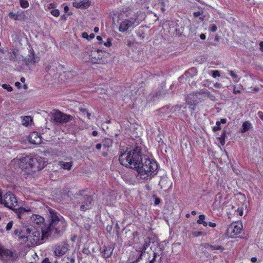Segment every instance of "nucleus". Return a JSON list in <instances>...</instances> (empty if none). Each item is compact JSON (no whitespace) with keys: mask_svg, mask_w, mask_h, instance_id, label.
I'll list each match as a JSON object with an SVG mask.
<instances>
[{"mask_svg":"<svg viewBox=\"0 0 263 263\" xmlns=\"http://www.w3.org/2000/svg\"><path fill=\"white\" fill-rule=\"evenodd\" d=\"M103 146L104 147H110L112 145V140L110 138H105L102 140Z\"/></svg>","mask_w":263,"mask_h":263,"instance_id":"obj_27","label":"nucleus"},{"mask_svg":"<svg viewBox=\"0 0 263 263\" xmlns=\"http://www.w3.org/2000/svg\"><path fill=\"white\" fill-rule=\"evenodd\" d=\"M196 96L194 95L190 94L186 98V101L189 105H194L196 104Z\"/></svg>","mask_w":263,"mask_h":263,"instance_id":"obj_22","label":"nucleus"},{"mask_svg":"<svg viewBox=\"0 0 263 263\" xmlns=\"http://www.w3.org/2000/svg\"><path fill=\"white\" fill-rule=\"evenodd\" d=\"M192 235L195 237H197L201 235H204V232L202 231H194L192 232Z\"/></svg>","mask_w":263,"mask_h":263,"instance_id":"obj_35","label":"nucleus"},{"mask_svg":"<svg viewBox=\"0 0 263 263\" xmlns=\"http://www.w3.org/2000/svg\"><path fill=\"white\" fill-rule=\"evenodd\" d=\"M260 49L261 51H263V42H260L259 43Z\"/></svg>","mask_w":263,"mask_h":263,"instance_id":"obj_58","label":"nucleus"},{"mask_svg":"<svg viewBox=\"0 0 263 263\" xmlns=\"http://www.w3.org/2000/svg\"><path fill=\"white\" fill-rule=\"evenodd\" d=\"M15 85L17 87H20L21 86V83L18 82H17L15 83Z\"/></svg>","mask_w":263,"mask_h":263,"instance_id":"obj_64","label":"nucleus"},{"mask_svg":"<svg viewBox=\"0 0 263 263\" xmlns=\"http://www.w3.org/2000/svg\"><path fill=\"white\" fill-rule=\"evenodd\" d=\"M190 71L195 73V74H196L197 72V71L196 69L195 68H193L190 69Z\"/></svg>","mask_w":263,"mask_h":263,"instance_id":"obj_60","label":"nucleus"},{"mask_svg":"<svg viewBox=\"0 0 263 263\" xmlns=\"http://www.w3.org/2000/svg\"><path fill=\"white\" fill-rule=\"evenodd\" d=\"M219 122H220V123H222L224 124L226 123L227 120L226 119H221L220 121H219Z\"/></svg>","mask_w":263,"mask_h":263,"instance_id":"obj_63","label":"nucleus"},{"mask_svg":"<svg viewBox=\"0 0 263 263\" xmlns=\"http://www.w3.org/2000/svg\"><path fill=\"white\" fill-rule=\"evenodd\" d=\"M29 223L34 229H38L43 228V226L44 223V218L41 216L37 214H33L31 216L29 219ZM45 227H43V228Z\"/></svg>","mask_w":263,"mask_h":263,"instance_id":"obj_11","label":"nucleus"},{"mask_svg":"<svg viewBox=\"0 0 263 263\" xmlns=\"http://www.w3.org/2000/svg\"><path fill=\"white\" fill-rule=\"evenodd\" d=\"M96 147L98 150H100L102 147V144L101 143H98L96 145Z\"/></svg>","mask_w":263,"mask_h":263,"instance_id":"obj_53","label":"nucleus"},{"mask_svg":"<svg viewBox=\"0 0 263 263\" xmlns=\"http://www.w3.org/2000/svg\"><path fill=\"white\" fill-rule=\"evenodd\" d=\"M94 37H95V34L93 33H91L90 35H88V40L93 39Z\"/></svg>","mask_w":263,"mask_h":263,"instance_id":"obj_55","label":"nucleus"},{"mask_svg":"<svg viewBox=\"0 0 263 263\" xmlns=\"http://www.w3.org/2000/svg\"><path fill=\"white\" fill-rule=\"evenodd\" d=\"M50 222L45 230H42L43 236H49L52 232L61 235L66 230L67 223L65 219L58 213L52 210H49Z\"/></svg>","mask_w":263,"mask_h":263,"instance_id":"obj_2","label":"nucleus"},{"mask_svg":"<svg viewBox=\"0 0 263 263\" xmlns=\"http://www.w3.org/2000/svg\"><path fill=\"white\" fill-rule=\"evenodd\" d=\"M126 44L129 47H132L134 45V42L130 40H127L126 41Z\"/></svg>","mask_w":263,"mask_h":263,"instance_id":"obj_45","label":"nucleus"},{"mask_svg":"<svg viewBox=\"0 0 263 263\" xmlns=\"http://www.w3.org/2000/svg\"><path fill=\"white\" fill-rule=\"evenodd\" d=\"M141 155V149L137 147L132 151L121 153L119 157L120 163L123 166L127 167L134 168L137 165V162L140 160Z\"/></svg>","mask_w":263,"mask_h":263,"instance_id":"obj_3","label":"nucleus"},{"mask_svg":"<svg viewBox=\"0 0 263 263\" xmlns=\"http://www.w3.org/2000/svg\"><path fill=\"white\" fill-rule=\"evenodd\" d=\"M136 19L134 18H130L129 19L124 20L122 21L119 27V30L123 32L127 31L130 28H134L137 26Z\"/></svg>","mask_w":263,"mask_h":263,"instance_id":"obj_10","label":"nucleus"},{"mask_svg":"<svg viewBox=\"0 0 263 263\" xmlns=\"http://www.w3.org/2000/svg\"><path fill=\"white\" fill-rule=\"evenodd\" d=\"M151 242V238L149 237H146L144 240V243L142 248L141 253L139 256V257L141 258L143 254L145 252V251L147 247H148Z\"/></svg>","mask_w":263,"mask_h":263,"instance_id":"obj_23","label":"nucleus"},{"mask_svg":"<svg viewBox=\"0 0 263 263\" xmlns=\"http://www.w3.org/2000/svg\"><path fill=\"white\" fill-rule=\"evenodd\" d=\"M114 248L109 246H104L101 252L102 256L105 258L110 257L113 252Z\"/></svg>","mask_w":263,"mask_h":263,"instance_id":"obj_19","label":"nucleus"},{"mask_svg":"<svg viewBox=\"0 0 263 263\" xmlns=\"http://www.w3.org/2000/svg\"><path fill=\"white\" fill-rule=\"evenodd\" d=\"M214 86L217 88H220L222 87V84L218 82L214 83Z\"/></svg>","mask_w":263,"mask_h":263,"instance_id":"obj_47","label":"nucleus"},{"mask_svg":"<svg viewBox=\"0 0 263 263\" xmlns=\"http://www.w3.org/2000/svg\"><path fill=\"white\" fill-rule=\"evenodd\" d=\"M13 222L12 221L9 222L6 226V230L7 231H9L11 229L12 226H13Z\"/></svg>","mask_w":263,"mask_h":263,"instance_id":"obj_42","label":"nucleus"},{"mask_svg":"<svg viewBox=\"0 0 263 263\" xmlns=\"http://www.w3.org/2000/svg\"><path fill=\"white\" fill-rule=\"evenodd\" d=\"M0 203L9 209L14 210L18 218H21L24 213L31 211L29 207L14 209L17 204V200L15 196L10 192L6 193L3 197H0Z\"/></svg>","mask_w":263,"mask_h":263,"instance_id":"obj_4","label":"nucleus"},{"mask_svg":"<svg viewBox=\"0 0 263 263\" xmlns=\"http://www.w3.org/2000/svg\"><path fill=\"white\" fill-rule=\"evenodd\" d=\"M68 250L66 243L62 242L54 247V254L55 256L60 257L64 255Z\"/></svg>","mask_w":263,"mask_h":263,"instance_id":"obj_13","label":"nucleus"},{"mask_svg":"<svg viewBox=\"0 0 263 263\" xmlns=\"http://www.w3.org/2000/svg\"><path fill=\"white\" fill-rule=\"evenodd\" d=\"M251 261L253 263H255L257 261V258L256 257H252L251 259Z\"/></svg>","mask_w":263,"mask_h":263,"instance_id":"obj_61","label":"nucleus"},{"mask_svg":"<svg viewBox=\"0 0 263 263\" xmlns=\"http://www.w3.org/2000/svg\"><path fill=\"white\" fill-rule=\"evenodd\" d=\"M220 137H223V138L226 139V131L223 130L222 131V135Z\"/></svg>","mask_w":263,"mask_h":263,"instance_id":"obj_54","label":"nucleus"},{"mask_svg":"<svg viewBox=\"0 0 263 263\" xmlns=\"http://www.w3.org/2000/svg\"><path fill=\"white\" fill-rule=\"evenodd\" d=\"M205 219V215H200L199 216V219L197 220V222L198 224H201L202 222H203V221Z\"/></svg>","mask_w":263,"mask_h":263,"instance_id":"obj_38","label":"nucleus"},{"mask_svg":"<svg viewBox=\"0 0 263 263\" xmlns=\"http://www.w3.org/2000/svg\"><path fill=\"white\" fill-rule=\"evenodd\" d=\"M98 133L97 131L94 130L92 132V135L94 137L98 136Z\"/></svg>","mask_w":263,"mask_h":263,"instance_id":"obj_59","label":"nucleus"},{"mask_svg":"<svg viewBox=\"0 0 263 263\" xmlns=\"http://www.w3.org/2000/svg\"><path fill=\"white\" fill-rule=\"evenodd\" d=\"M252 127L251 123L248 121H246L244 122L242 125L241 133H245L248 130H249Z\"/></svg>","mask_w":263,"mask_h":263,"instance_id":"obj_26","label":"nucleus"},{"mask_svg":"<svg viewBox=\"0 0 263 263\" xmlns=\"http://www.w3.org/2000/svg\"><path fill=\"white\" fill-rule=\"evenodd\" d=\"M14 234L15 235H17L20 238H21V235H22V233L20 232L18 230L16 229L14 230ZM23 235H25V234H23Z\"/></svg>","mask_w":263,"mask_h":263,"instance_id":"obj_46","label":"nucleus"},{"mask_svg":"<svg viewBox=\"0 0 263 263\" xmlns=\"http://www.w3.org/2000/svg\"><path fill=\"white\" fill-rule=\"evenodd\" d=\"M25 64L27 66H31L35 63L34 55L30 53L28 57L24 60Z\"/></svg>","mask_w":263,"mask_h":263,"instance_id":"obj_21","label":"nucleus"},{"mask_svg":"<svg viewBox=\"0 0 263 263\" xmlns=\"http://www.w3.org/2000/svg\"><path fill=\"white\" fill-rule=\"evenodd\" d=\"M77 199L80 201L78 203L81 204L80 209L82 211H85L91 208L92 205V198L90 196L83 195L80 194L78 195Z\"/></svg>","mask_w":263,"mask_h":263,"instance_id":"obj_8","label":"nucleus"},{"mask_svg":"<svg viewBox=\"0 0 263 263\" xmlns=\"http://www.w3.org/2000/svg\"><path fill=\"white\" fill-rule=\"evenodd\" d=\"M33 161L35 164L34 165L33 168L39 170L44 167L45 162L42 157H37L36 158H34Z\"/></svg>","mask_w":263,"mask_h":263,"instance_id":"obj_18","label":"nucleus"},{"mask_svg":"<svg viewBox=\"0 0 263 263\" xmlns=\"http://www.w3.org/2000/svg\"><path fill=\"white\" fill-rule=\"evenodd\" d=\"M0 259L4 262H11L14 260V256L11 251L5 249L0 244Z\"/></svg>","mask_w":263,"mask_h":263,"instance_id":"obj_9","label":"nucleus"},{"mask_svg":"<svg viewBox=\"0 0 263 263\" xmlns=\"http://www.w3.org/2000/svg\"><path fill=\"white\" fill-rule=\"evenodd\" d=\"M42 263H50L48 258H46L42 261Z\"/></svg>","mask_w":263,"mask_h":263,"instance_id":"obj_57","label":"nucleus"},{"mask_svg":"<svg viewBox=\"0 0 263 263\" xmlns=\"http://www.w3.org/2000/svg\"><path fill=\"white\" fill-rule=\"evenodd\" d=\"M82 36L84 39H87L88 40V34L86 32H83L82 34Z\"/></svg>","mask_w":263,"mask_h":263,"instance_id":"obj_50","label":"nucleus"},{"mask_svg":"<svg viewBox=\"0 0 263 263\" xmlns=\"http://www.w3.org/2000/svg\"><path fill=\"white\" fill-rule=\"evenodd\" d=\"M216 124V126L213 127V130L214 132L220 130L221 129V127L220 126V122L219 121H217Z\"/></svg>","mask_w":263,"mask_h":263,"instance_id":"obj_34","label":"nucleus"},{"mask_svg":"<svg viewBox=\"0 0 263 263\" xmlns=\"http://www.w3.org/2000/svg\"><path fill=\"white\" fill-rule=\"evenodd\" d=\"M100 50H95L91 51L89 54V59L92 63H97L101 59V55L100 54L101 52Z\"/></svg>","mask_w":263,"mask_h":263,"instance_id":"obj_16","label":"nucleus"},{"mask_svg":"<svg viewBox=\"0 0 263 263\" xmlns=\"http://www.w3.org/2000/svg\"><path fill=\"white\" fill-rule=\"evenodd\" d=\"M51 14L54 16H58L60 14V12L58 9H54L51 11Z\"/></svg>","mask_w":263,"mask_h":263,"instance_id":"obj_41","label":"nucleus"},{"mask_svg":"<svg viewBox=\"0 0 263 263\" xmlns=\"http://www.w3.org/2000/svg\"><path fill=\"white\" fill-rule=\"evenodd\" d=\"M194 16L195 17H199L201 20H203L204 19V16L202 15V13L200 11L194 12Z\"/></svg>","mask_w":263,"mask_h":263,"instance_id":"obj_36","label":"nucleus"},{"mask_svg":"<svg viewBox=\"0 0 263 263\" xmlns=\"http://www.w3.org/2000/svg\"><path fill=\"white\" fill-rule=\"evenodd\" d=\"M217 29V28L216 27V25H213L211 28V31L212 32H215Z\"/></svg>","mask_w":263,"mask_h":263,"instance_id":"obj_49","label":"nucleus"},{"mask_svg":"<svg viewBox=\"0 0 263 263\" xmlns=\"http://www.w3.org/2000/svg\"><path fill=\"white\" fill-rule=\"evenodd\" d=\"M8 15L10 18H12L15 20H18L20 19L19 17V15L13 12H10Z\"/></svg>","mask_w":263,"mask_h":263,"instance_id":"obj_32","label":"nucleus"},{"mask_svg":"<svg viewBox=\"0 0 263 263\" xmlns=\"http://www.w3.org/2000/svg\"><path fill=\"white\" fill-rule=\"evenodd\" d=\"M138 160L137 166L134 167L138 173L136 176L137 179H149L153 177L155 175L154 173L158 168L157 162L141 154Z\"/></svg>","mask_w":263,"mask_h":263,"instance_id":"obj_1","label":"nucleus"},{"mask_svg":"<svg viewBox=\"0 0 263 263\" xmlns=\"http://www.w3.org/2000/svg\"><path fill=\"white\" fill-rule=\"evenodd\" d=\"M80 110L82 112L83 116L86 115L88 119H90L91 115L86 109L80 108Z\"/></svg>","mask_w":263,"mask_h":263,"instance_id":"obj_31","label":"nucleus"},{"mask_svg":"<svg viewBox=\"0 0 263 263\" xmlns=\"http://www.w3.org/2000/svg\"><path fill=\"white\" fill-rule=\"evenodd\" d=\"M51 119L53 123L57 124H63L71 121L73 117L71 115H66L59 110H55L51 113Z\"/></svg>","mask_w":263,"mask_h":263,"instance_id":"obj_6","label":"nucleus"},{"mask_svg":"<svg viewBox=\"0 0 263 263\" xmlns=\"http://www.w3.org/2000/svg\"><path fill=\"white\" fill-rule=\"evenodd\" d=\"M29 142L31 144L38 145L41 143L42 138L37 132L31 133L29 137Z\"/></svg>","mask_w":263,"mask_h":263,"instance_id":"obj_15","label":"nucleus"},{"mask_svg":"<svg viewBox=\"0 0 263 263\" xmlns=\"http://www.w3.org/2000/svg\"><path fill=\"white\" fill-rule=\"evenodd\" d=\"M9 59L11 61L14 62L16 60V50L14 49H12V51L9 52Z\"/></svg>","mask_w":263,"mask_h":263,"instance_id":"obj_28","label":"nucleus"},{"mask_svg":"<svg viewBox=\"0 0 263 263\" xmlns=\"http://www.w3.org/2000/svg\"><path fill=\"white\" fill-rule=\"evenodd\" d=\"M258 116L263 121V112L261 111H259L258 112Z\"/></svg>","mask_w":263,"mask_h":263,"instance_id":"obj_51","label":"nucleus"},{"mask_svg":"<svg viewBox=\"0 0 263 263\" xmlns=\"http://www.w3.org/2000/svg\"><path fill=\"white\" fill-rule=\"evenodd\" d=\"M22 118V124L25 126L30 125L33 121L31 117L29 116H24Z\"/></svg>","mask_w":263,"mask_h":263,"instance_id":"obj_25","label":"nucleus"},{"mask_svg":"<svg viewBox=\"0 0 263 263\" xmlns=\"http://www.w3.org/2000/svg\"><path fill=\"white\" fill-rule=\"evenodd\" d=\"M219 142L222 145H224L225 144V139L223 137H220L219 138Z\"/></svg>","mask_w":263,"mask_h":263,"instance_id":"obj_48","label":"nucleus"},{"mask_svg":"<svg viewBox=\"0 0 263 263\" xmlns=\"http://www.w3.org/2000/svg\"><path fill=\"white\" fill-rule=\"evenodd\" d=\"M2 87L4 89H7L8 91H11L12 90V87L6 84H3Z\"/></svg>","mask_w":263,"mask_h":263,"instance_id":"obj_43","label":"nucleus"},{"mask_svg":"<svg viewBox=\"0 0 263 263\" xmlns=\"http://www.w3.org/2000/svg\"><path fill=\"white\" fill-rule=\"evenodd\" d=\"M21 6L23 8H27L29 6V3L27 1L20 0Z\"/></svg>","mask_w":263,"mask_h":263,"instance_id":"obj_33","label":"nucleus"},{"mask_svg":"<svg viewBox=\"0 0 263 263\" xmlns=\"http://www.w3.org/2000/svg\"><path fill=\"white\" fill-rule=\"evenodd\" d=\"M212 77H214V78H216L217 77H220V76L219 71L218 70H213L212 71Z\"/></svg>","mask_w":263,"mask_h":263,"instance_id":"obj_39","label":"nucleus"},{"mask_svg":"<svg viewBox=\"0 0 263 263\" xmlns=\"http://www.w3.org/2000/svg\"><path fill=\"white\" fill-rule=\"evenodd\" d=\"M208 224L210 227H213V228H214L216 226V224L215 223H213L211 222H210Z\"/></svg>","mask_w":263,"mask_h":263,"instance_id":"obj_52","label":"nucleus"},{"mask_svg":"<svg viewBox=\"0 0 263 263\" xmlns=\"http://www.w3.org/2000/svg\"><path fill=\"white\" fill-rule=\"evenodd\" d=\"M205 37H206L205 35L204 34H203V33H201L200 35V39L201 40H205Z\"/></svg>","mask_w":263,"mask_h":263,"instance_id":"obj_56","label":"nucleus"},{"mask_svg":"<svg viewBox=\"0 0 263 263\" xmlns=\"http://www.w3.org/2000/svg\"><path fill=\"white\" fill-rule=\"evenodd\" d=\"M42 230H45V227L41 228L40 231L37 229H32V228L27 226L25 235H21V238L25 239V240L28 241V245L31 246L40 245L43 242V238L48 236L42 235Z\"/></svg>","mask_w":263,"mask_h":263,"instance_id":"obj_5","label":"nucleus"},{"mask_svg":"<svg viewBox=\"0 0 263 263\" xmlns=\"http://www.w3.org/2000/svg\"><path fill=\"white\" fill-rule=\"evenodd\" d=\"M229 74L232 77L234 81L238 82L239 79L238 77V75L233 71L228 70Z\"/></svg>","mask_w":263,"mask_h":263,"instance_id":"obj_30","label":"nucleus"},{"mask_svg":"<svg viewBox=\"0 0 263 263\" xmlns=\"http://www.w3.org/2000/svg\"><path fill=\"white\" fill-rule=\"evenodd\" d=\"M166 92V90L162 89V90L157 92L156 93V97H161L163 96Z\"/></svg>","mask_w":263,"mask_h":263,"instance_id":"obj_37","label":"nucleus"},{"mask_svg":"<svg viewBox=\"0 0 263 263\" xmlns=\"http://www.w3.org/2000/svg\"><path fill=\"white\" fill-rule=\"evenodd\" d=\"M34 158L31 156H26L20 159L18 165L22 168H33L35 163H34Z\"/></svg>","mask_w":263,"mask_h":263,"instance_id":"obj_12","label":"nucleus"},{"mask_svg":"<svg viewBox=\"0 0 263 263\" xmlns=\"http://www.w3.org/2000/svg\"><path fill=\"white\" fill-rule=\"evenodd\" d=\"M226 195L221 193H218L216 195L214 206L216 208H220L226 204Z\"/></svg>","mask_w":263,"mask_h":263,"instance_id":"obj_14","label":"nucleus"},{"mask_svg":"<svg viewBox=\"0 0 263 263\" xmlns=\"http://www.w3.org/2000/svg\"><path fill=\"white\" fill-rule=\"evenodd\" d=\"M46 71L52 77L57 76L58 70L55 65L53 64L48 65L45 68Z\"/></svg>","mask_w":263,"mask_h":263,"instance_id":"obj_20","label":"nucleus"},{"mask_svg":"<svg viewBox=\"0 0 263 263\" xmlns=\"http://www.w3.org/2000/svg\"><path fill=\"white\" fill-rule=\"evenodd\" d=\"M90 2L89 0H83L80 2H73V6L77 8L85 9L88 8L90 5Z\"/></svg>","mask_w":263,"mask_h":263,"instance_id":"obj_17","label":"nucleus"},{"mask_svg":"<svg viewBox=\"0 0 263 263\" xmlns=\"http://www.w3.org/2000/svg\"><path fill=\"white\" fill-rule=\"evenodd\" d=\"M209 247H210V248L214 250H218L220 249V247L219 246H217V247H215V246H210L209 243H206L205 244V248H208Z\"/></svg>","mask_w":263,"mask_h":263,"instance_id":"obj_40","label":"nucleus"},{"mask_svg":"<svg viewBox=\"0 0 263 263\" xmlns=\"http://www.w3.org/2000/svg\"><path fill=\"white\" fill-rule=\"evenodd\" d=\"M202 94L204 95L206 97L209 98L212 101L215 100V97L208 90H205L202 92Z\"/></svg>","mask_w":263,"mask_h":263,"instance_id":"obj_29","label":"nucleus"},{"mask_svg":"<svg viewBox=\"0 0 263 263\" xmlns=\"http://www.w3.org/2000/svg\"><path fill=\"white\" fill-rule=\"evenodd\" d=\"M242 230V224L240 222L232 223L227 228V234L229 237L235 238Z\"/></svg>","mask_w":263,"mask_h":263,"instance_id":"obj_7","label":"nucleus"},{"mask_svg":"<svg viewBox=\"0 0 263 263\" xmlns=\"http://www.w3.org/2000/svg\"><path fill=\"white\" fill-rule=\"evenodd\" d=\"M104 45L106 47H110L111 45V40L108 38L106 42L104 43Z\"/></svg>","mask_w":263,"mask_h":263,"instance_id":"obj_44","label":"nucleus"},{"mask_svg":"<svg viewBox=\"0 0 263 263\" xmlns=\"http://www.w3.org/2000/svg\"><path fill=\"white\" fill-rule=\"evenodd\" d=\"M74 262H75V259H74V258H71L70 259V262H66V263H74Z\"/></svg>","mask_w":263,"mask_h":263,"instance_id":"obj_62","label":"nucleus"},{"mask_svg":"<svg viewBox=\"0 0 263 263\" xmlns=\"http://www.w3.org/2000/svg\"><path fill=\"white\" fill-rule=\"evenodd\" d=\"M73 165L72 161L65 162L63 161L59 162V165L65 170H70Z\"/></svg>","mask_w":263,"mask_h":263,"instance_id":"obj_24","label":"nucleus"}]
</instances>
